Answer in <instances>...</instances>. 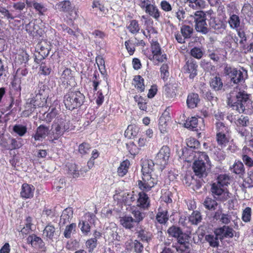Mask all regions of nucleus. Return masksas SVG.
Returning <instances> with one entry per match:
<instances>
[{
  "label": "nucleus",
  "instance_id": "nucleus-4",
  "mask_svg": "<svg viewBox=\"0 0 253 253\" xmlns=\"http://www.w3.org/2000/svg\"><path fill=\"white\" fill-rule=\"evenodd\" d=\"M71 127L70 121L63 118H57L52 126L51 133L53 138L58 139L64 133L68 131Z\"/></svg>",
  "mask_w": 253,
  "mask_h": 253
},
{
  "label": "nucleus",
  "instance_id": "nucleus-63",
  "mask_svg": "<svg viewBox=\"0 0 253 253\" xmlns=\"http://www.w3.org/2000/svg\"><path fill=\"white\" fill-rule=\"evenodd\" d=\"M179 246H174V248L175 249L176 253H184L188 249V240L187 242L184 243H179Z\"/></svg>",
  "mask_w": 253,
  "mask_h": 253
},
{
  "label": "nucleus",
  "instance_id": "nucleus-11",
  "mask_svg": "<svg viewBox=\"0 0 253 253\" xmlns=\"http://www.w3.org/2000/svg\"><path fill=\"white\" fill-rule=\"evenodd\" d=\"M46 103L45 96H44L41 103H39V101L35 98H32L27 102L25 105V110L24 114L27 116H30L34 113L37 107H42Z\"/></svg>",
  "mask_w": 253,
  "mask_h": 253
},
{
  "label": "nucleus",
  "instance_id": "nucleus-39",
  "mask_svg": "<svg viewBox=\"0 0 253 253\" xmlns=\"http://www.w3.org/2000/svg\"><path fill=\"white\" fill-rule=\"evenodd\" d=\"M164 93L167 97L171 98L176 96L175 87L171 84H167L163 88Z\"/></svg>",
  "mask_w": 253,
  "mask_h": 253
},
{
  "label": "nucleus",
  "instance_id": "nucleus-46",
  "mask_svg": "<svg viewBox=\"0 0 253 253\" xmlns=\"http://www.w3.org/2000/svg\"><path fill=\"white\" fill-rule=\"evenodd\" d=\"M216 140L219 146L224 147L229 142L228 134H216Z\"/></svg>",
  "mask_w": 253,
  "mask_h": 253
},
{
  "label": "nucleus",
  "instance_id": "nucleus-24",
  "mask_svg": "<svg viewBox=\"0 0 253 253\" xmlns=\"http://www.w3.org/2000/svg\"><path fill=\"white\" fill-rule=\"evenodd\" d=\"M120 222L126 229L131 230L134 227L135 221L131 216H125L121 217Z\"/></svg>",
  "mask_w": 253,
  "mask_h": 253
},
{
  "label": "nucleus",
  "instance_id": "nucleus-57",
  "mask_svg": "<svg viewBox=\"0 0 253 253\" xmlns=\"http://www.w3.org/2000/svg\"><path fill=\"white\" fill-rule=\"evenodd\" d=\"M0 13H1V18H6L8 20H12L16 17H18V15H13V13H10L8 10L5 8L0 6Z\"/></svg>",
  "mask_w": 253,
  "mask_h": 253
},
{
  "label": "nucleus",
  "instance_id": "nucleus-45",
  "mask_svg": "<svg viewBox=\"0 0 253 253\" xmlns=\"http://www.w3.org/2000/svg\"><path fill=\"white\" fill-rule=\"evenodd\" d=\"M229 176L226 174H223L219 175L216 178V181L214 183L225 187V186L229 184Z\"/></svg>",
  "mask_w": 253,
  "mask_h": 253
},
{
  "label": "nucleus",
  "instance_id": "nucleus-51",
  "mask_svg": "<svg viewBox=\"0 0 253 253\" xmlns=\"http://www.w3.org/2000/svg\"><path fill=\"white\" fill-rule=\"evenodd\" d=\"M181 33L185 39H189L193 33V29L188 25H183L181 27Z\"/></svg>",
  "mask_w": 253,
  "mask_h": 253
},
{
  "label": "nucleus",
  "instance_id": "nucleus-13",
  "mask_svg": "<svg viewBox=\"0 0 253 253\" xmlns=\"http://www.w3.org/2000/svg\"><path fill=\"white\" fill-rule=\"evenodd\" d=\"M209 24L211 29L216 34H223L226 27L224 22L216 18L211 19Z\"/></svg>",
  "mask_w": 253,
  "mask_h": 253
},
{
  "label": "nucleus",
  "instance_id": "nucleus-16",
  "mask_svg": "<svg viewBox=\"0 0 253 253\" xmlns=\"http://www.w3.org/2000/svg\"><path fill=\"white\" fill-rule=\"evenodd\" d=\"M49 127L41 125L37 128L36 133L33 136L35 141H42L49 133Z\"/></svg>",
  "mask_w": 253,
  "mask_h": 253
},
{
  "label": "nucleus",
  "instance_id": "nucleus-10",
  "mask_svg": "<svg viewBox=\"0 0 253 253\" xmlns=\"http://www.w3.org/2000/svg\"><path fill=\"white\" fill-rule=\"evenodd\" d=\"M168 233L171 237L177 239L178 243L187 242L188 236L184 233L179 227L172 226L169 228Z\"/></svg>",
  "mask_w": 253,
  "mask_h": 253
},
{
  "label": "nucleus",
  "instance_id": "nucleus-36",
  "mask_svg": "<svg viewBox=\"0 0 253 253\" xmlns=\"http://www.w3.org/2000/svg\"><path fill=\"white\" fill-rule=\"evenodd\" d=\"M233 172L239 175V176L241 177L245 173V168L243 164L238 161L235 162L233 165Z\"/></svg>",
  "mask_w": 253,
  "mask_h": 253
},
{
  "label": "nucleus",
  "instance_id": "nucleus-1",
  "mask_svg": "<svg viewBox=\"0 0 253 253\" xmlns=\"http://www.w3.org/2000/svg\"><path fill=\"white\" fill-rule=\"evenodd\" d=\"M228 104L239 113L251 115L253 113V101L245 91L234 88L227 95Z\"/></svg>",
  "mask_w": 253,
  "mask_h": 253
},
{
  "label": "nucleus",
  "instance_id": "nucleus-2",
  "mask_svg": "<svg viewBox=\"0 0 253 253\" xmlns=\"http://www.w3.org/2000/svg\"><path fill=\"white\" fill-rule=\"evenodd\" d=\"M209 156L205 152L199 153L198 159L193 164L195 174L200 178H205L208 175V166H210Z\"/></svg>",
  "mask_w": 253,
  "mask_h": 253
},
{
  "label": "nucleus",
  "instance_id": "nucleus-20",
  "mask_svg": "<svg viewBox=\"0 0 253 253\" xmlns=\"http://www.w3.org/2000/svg\"><path fill=\"white\" fill-rule=\"evenodd\" d=\"M43 235L47 239L53 241L54 239H57L58 235L55 232L54 226L50 224L45 226L43 231Z\"/></svg>",
  "mask_w": 253,
  "mask_h": 253
},
{
  "label": "nucleus",
  "instance_id": "nucleus-18",
  "mask_svg": "<svg viewBox=\"0 0 253 253\" xmlns=\"http://www.w3.org/2000/svg\"><path fill=\"white\" fill-rule=\"evenodd\" d=\"M216 231L220 236L219 238L221 240L223 238H232L234 236V233L235 232L232 228L226 225H224L223 227L218 228Z\"/></svg>",
  "mask_w": 253,
  "mask_h": 253
},
{
  "label": "nucleus",
  "instance_id": "nucleus-40",
  "mask_svg": "<svg viewBox=\"0 0 253 253\" xmlns=\"http://www.w3.org/2000/svg\"><path fill=\"white\" fill-rule=\"evenodd\" d=\"M73 7L69 0H64L57 4V8L63 12H69L72 10Z\"/></svg>",
  "mask_w": 253,
  "mask_h": 253
},
{
  "label": "nucleus",
  "instance_id": "nucleus-62",
  "mask_svg": "<svg viewBox=\"0 0 253 253\" xmlns=\"http://www.w3.org/2000/svg\"><path fill=\"white\" fill-rule=\"evenodd\" d=\"M125 45L129 55H132L135 51V43L129 40L125 42Z\"/></svg>",
  "mask_w": 253,
  "mask_h": 253
},
{
  "label": "nucleus",
  "instance_id": "nucleus-64",
  "mask_svg": "<svg viewBox=\"0 0 253 253\" xmlns=\"http://www.w3.org/2000/svg\"><path fill=\"white\" fill-rule=\"evenodd\" d=\"M91 147L88 143L84 142L81 144L79 146V152L82 155H85L89 151Z\"/></svg>",
  "mask_w": 253,
  "mask_h": 253
},
{
  "label": "nucleus",
  "instance_id": "nucleus-15",
  "mask_svg": "<svg viewBox=\"0 0 253 253\" xmlns=\"http://www.w3.org/2000/svg\"><path fill=\"white\" fill-rule=\"evenodd\" d=\"M35 190V188L32 185L24 183L21 187V197L24 199L32 198L34 196Z\"/></svg>",
  "mask_w": 253,
  "mask_h": 253
},
{
  "label": "nucleus",
  "instance_id": "nucleus-55",
  "mask_svg": "<svg viewBox=\"0 0 253 253\" xmlns=\"http://www.w3.org/2000/svg\"><path fill=\"white\" fill-rule=\"evenodd\" d=\"M7 146L4 145L5 148L8 150H13L19 148L21 145V143L18 142L16 139L13 138H9L8 140Z\"/></svg>",
  "mask_w": 253,
  "mask_h": 253
},
{
  "label": "nucleus",
  "instance_id": "nucleus-52",
  "mask_svg": "<svg viewBox=\"0 0 253 253\" xmlns=\"http://www.w3.org/2000/svg\"><path fill=\"white\" fill-rule=\"evenodd\" d=\"M189 220L192 224L197 225L202 220L200 212L198 211H194L189 216Z\"/></svg>",
  "mask_w": 253,
  "mask_h": 253
},
{
  "label": "nucleus",
  "instance_id": "nucleus-23",
  "mask_svg": "<svg viewBox=\"0 0 253 253\" xmlns=\"http://www.w3.org/2000/svg\"><path fill=\"white\" fill-rule=\"evenodd\" d=\"M199 95L196 93H191L188 94L186 100L187 106L190 108H194L197 107L200 101Z\"/></svg>",
  "mask_w": 253,
  "mask_h": 253
},
{
  "label": "nucleus",
  "instance_id": "nucleus-33",
  "mask_svg": "<svg viewBox=\"0 0 253 253\" xmlns=\"http://www.w3.org/2000/svg\"><path fill=\"white\" fill-rule=\"evenodd\" d=\"M210 86L215 91L221 90L223 87V83L220 78L216 76L212 78L210 82Z\"/></svg>",
  "mask_w": 253,
  "mask_h": 253
},
{
  "label": "nucleus",
  "instance_id": "nucleus-42",
  "mask_svg": "<svg viewBox=\"0 0 253 253\" xmlns=\"http://www.w3.org/2000/svg\"><path fill=\"white\" fill-rule=\"evenodd\" d=\"M76 223H71L67 225L63 232L64 237L67 239L71 238L72 235L76 233Z\"/></svg>",
  "mask_w": 253,
  "mask_h": 253
},
{
  "label": "nucleus",
  "instance_id": "nucleus-26",
  "mask_svg": "<svg viewBox=\"0 0 253 253\" xmlns=\"http://www.w3.org/2000/svg\"><path fill=\"white\" fill-rule=\"evenodd\" d=\"M228 119L231 121V122L233 121V120H234V123L237 126V127H244L246 126L249 123V119L247 116H244L243 115H241L240 117H238L237 119L232 118V116H228L227 117Z\"/></svg>",
  "mask_w": 253,
  "mask_h": 253
},
{
  "label": "nucleus",
  "instance_id": "nucleus-43",
  "mask_svg": "<svg viewBox=\"0 0 253 253\" xmlns=\"http://www.w3.org/2000/svg\"><path fill=\"white\" fill-rule=\"evenodd\" d=\"M228 23L232 29L238 30L240 26V19L236 14H232L230 16Z\"/></svg>",
  "mask_w": 253,
  "mask_h": 253
},
{
  "label": "nucleus",
  "instance_id": "nucleus-17",
  "mask_svg": "<svg viewBox=\"0 0 253 253\" xmlns=\"http://www.w3.org/2000/svg\"><path fill=\"white\" fill-rule=\"evenodd\" d=\"M27 241L33 247L38 248L40 249H43L45 248V244L43 240L34 234L30 235L27 238Z\"/></svg>",
  "mask_w": 253,
  "mask_h": 253
},
{
  "label": "nucleus",
  "instance_id": "nucleus-3",
  "mask_svg": "<svg viewBox=\"0 0 253 253\" xmlns=\"http://www.w3.org/2000/svg\"><path fill=\"white\" fill-rule=\"evenodd\" d=\"M84 99V95L80 91H71L64 96V103L67 109L73 110L81 106Z\"/></svg>",
  "mask_w": 253,
  "mask_h": 253
},
{
  "label": "nucleus",
  "instance_id": "nucleus-38",
  "mask_svg": "<svg viewBox=\"0 0 253 253\" xmlns=\"http://www.w3.org/2000/svg\"><path fill=\"white\" fill-rule=\"evenodd\" d=\"M189 3V6L193 9H202L205 7L206 3L204 0H185Z\"/></svg>",
  "mask_w": 253,
  "mask_h": 253
},
{
  "label": "nucleus",
  "instance_id": "nucleus-29",
  "mask_svg": "<svg viewBox=\"0 0 253 253\" xmlns=\"http://www.w3.org/2000/svg\"><path fill=\"white\" fill-rule=\"evenodd\" d=\"M29 55L26 51L22 50L15 55V63H27L29 60Z\"/></svg>",
  "mask_w": 253,
  "mask_h": 253
},
{
  "label": "nucleus",
  "instance_id": "nucleus-56",
  "mask_svg": "<svg viewBox=\"0 0 253 253\" xmlns=\"http://www.w3.org/2000/svg\"><path fill=\"white\" fill-rule=\"evenodd\" d=\"M237 31V34H238V37L240 39V47L243 49L245 48V44L247 42V37L245 34V32L241 30V29H238Z\"/></svg>",
  "mask_w": 253,
  "mask_h": 253
},
{
  "label": "nucleus",
  "instance_id": "nucleus-6",
  "mask_svg": "<svg viewBox=\"0 0 253 253\" xmlns=\"http://www.w3.org/2000/svg\"><path fill=\"white\" fill-rule=\"evenodd\" d=\"M224 73L229 76L231 82L236 84L244 80L247 76V72L245 70L242 71L227 66L224 68Z\"/></svg>",
  "mask_w": 253,
  "mask_h": 253
},
{
  "label": "nucleus",
  "instance_id": "nucleus-32",
  "mask_svg": "<svg viewBox=\"0 0 253 253\" xmlns=\"http://www.w3.org/2000/svg\"><path fill=\"white\" fill-rule=\"evenodd\" d=\"M197 64H185L183 69L184 72L190 74V79H193L197 75Z\"/></svg>",
  "mask_w": 253,
  "mask_h": 253
},
{
  "label": "nucleus",
  "instance_id": "nucleus-8",
  "mask_svg": "<svg viewBox=\"0 0 253 253\" xmlns=\"http://www.w3.org/2000/svg\"><path fill=\"white\" fill-rule=\"evenodd\" d=\"M157 178L153 177L152 174L143 175L142 180L138 181L139 188L143 191H150L157 183Z\"/></svg>",
  "mask_w": 253,
  "mask_h": 253
},
{
  "label": "nucleus",
  "instance_id": "nucleus-34",
  "mask_svg": "<svg viewBox=\"0 0 253 253\" xmlns=\"http://www.w3.org/2000/svg\"><path fill=\"white\" fill-rule=\"evenodd\" d=\"M126 28L129 32L133 35L138 33L140 29L138 22L136 20H130Z\"/></svg>",
  "mask_w": 253,
  "mask_h": 253
},
{
  "label": "nucleus",
  "instance_id": "nucleus-60",
  "mask_svg": "<svg viewBox=\"0 0 253 253\" xmlns=\"http://www.w3.org/2000/svg\"><path fill=\"white\" fill-rule=\"evenodd\" d=\"M252 209L250 207H246L243 211L242 219L245 222H249L251 219Z\"/></svg>",
  "mask_w": 253,
  "mask_h": 253
},
{
  "label": "nucleus",
  "instance_id": "nucleus-25",
  "mask_svg": "<svg viewBox=\"0 0 253 253\" xmlns=\"http://www.w3.org/2000/svg\"><path fill=\"white\" fill-rule=\"evenodd\" d=\"M144 80L140 75L135 76L132 82V84L133 85L138 92H143L145 89L144 84Z\"/></svg>",
  "mask_w": 253,
  "mask_h": 253
},
{
  "label": "nucleus",
  "instance_id": "nucleus-58",
  "mask_svg": "<svg viewBox=\"0 0 253 253\" xmlns=\"http://www.w3.org/2000/svg\"><path fill=\"white\" fill-rule=\"evenodd\" d=\"M79 227L84 235H87L90 232V226L86 220L80 221L79 223Z\"/></svg>",
  "mask_w": 253,
  "mask_h": 253
},
{
  "label": "nucleus",
  "instance_id": "nucleus-9",
  "mask_svg": "<svg viewBox=\"0 0 253 253\" xmlns=\"http://www.w3.org/2000/svg\"><path fill=\"white\" fill-rule=\"evenodd\" d=\"M50 45L46 41H42L39 42L36 46L38 55H35V61L37 63H39V61L44 59L49 54L51 49Z\"/></svg>",
  "mask_w": 253,
  "mask_h": 253
},
{
  "label": "nucleus",
  "instance_id": "nucleus-5",
  "mask_svg": "<svg viewBox=\"0 0 253 253\" xmlns=\"http://www.w3.org/2000/svg\"><path fill=\"white\" fill-rule=\"evenodd\" d=\"M170 150L167 146H163L157 154L155 158V164L159 166V169L162 171L167 165L170 157Z\"/></svg>",
  "mask_w": 253,
  "mask_h": 253
},
{
  "label": "nucleus",
  "instance_id": "nucleus-35",
  "mask_svg": "<svg viewBox=\"0 0 253 253\" xmlns=\"http://www.w3.org/2000/svg\"><path fill=\"white\" fill-rule=\"evenodd\" d=\"M218 234L216 231L215 235H207L205 237L206 240L209 243L210 245L212 247H217L219 246V241Z\"/></svg>",
  "mask_w": 253,
  "mask_h": 253
},
{
  "label": "nucleus",
  "instance_id": "nucleus-53",
  "mask_svg": "<svg viewBox=\"0 0 253 253\" xmlns=\"http://www.w3.org/2000/svg\"><path fill=\"white\" fill-rule=\"evenodd\" d=\"M129 244L135 253H141L143 252L144 247L142 244L138 241L135 240L133 241H131Z\"/></svg>",
  "mask_w": 253,
  "mask_h": 253
},
{
  "label": "nucleus",
  "instance_id": "nucleus-61",
  "mask_svg": "<svg viewBox=\"0 0 253 253\" xmlns=\"http://www.w3.org/2000/svg\"><path fill=\"white\" fill-rule=\"evenodd\" d=\"M244 182L245 187H253V171H250L248 172V177L244 179Z\"/></svg>",
  "mask_w": 253,
  "mask_h": 253
},
{
  "label": "nucleus",
  "instance_id": "nucleus-59",
  "mask_svg": "<svg viewBox=\"0 0 253 253\" xmlns=\"http://www.w3.org/2000/svg\"><path fill=\"white\" fill-rule=\"evenodd\" d=\"M194 19L195 24L199 21H203L205 20H207L206 18L205 17V12L202 10L197 11L194 12V15H192Z\"/></svg>",
  "mask_w": 253,
  "mask_h": 253
},
{
  "label": "nucleus",
  "instance_id": "nucleus-47",
  "mask_svg": "<svg viewBox=\"0 0 253 253\" xmlns=\"http://www.w3.org/2000/svg\"><path fill=\"white\" fill-rule=\"evenodd\" d=\"M215 129L216 134H228L229 130L228 126H226L224 124L221 122L216 123Z\"/></svg>",
  "mask_w": 253,
  "mask_h": 253
},
{
  "label": "nucleus",
  "instance_id": "nucleus-50",
  "mask_svg": "<svg viewBox=\"0 0 253 253\" xmlns=\"http://www.w3.org/2000/svg\"><path fill=\"white\" fill-rule=\"evenodd\" d=\"M13 131L19 136H23L27 132V127L22 125H15L13 127Z\"/></svg>",
  "mask_w": 253,
  "mask_h": 253
},
{
  "label": "nucleus",
  "instance_id": "nucleus-31",
  "mask_svg": "<svg viewBox=\"0 0 253 253\" xmlns=\"http://www.w3.org/2000/svg\"><path fill=\"white\" fill-rule=\"evenodd\" d=\"M234 219H232L231 216L228 214L222 213L220 218V221L225 224H228L232 220L235 223H237L238 220L240 219L238 218L237 213L232 212Z\"/></svg>",
  "mask_w": 253,
  "mask_h": 253
},
{
  "label": "nucleus",
  "instance_id": "nucleus-48",
  "mask_svg": "<svg viewBox=\"0 0 253 253\" xmlns=\"http://www.w3.org/2000/svg\"><path fill=\"white\" fill-rule=\"evenodd\" d=\"M92 7L94 9L93 11H95L96 14H98L99 16H102L106 13V9L104 5L98 1H94Z\"/></svg>",
  "mask_w": 253,
  "mask_h": 253
},
{
  "label": "nucleus",
  "instance_id": "nucleus-7",
  "mask_svg": "<svg viewBox=\"0 0 253 253\" xmlns=\"http://www.w3.org/2000/svg\"><path fill=\"white\" fill-rule=\"evenodd\" d=\"M211 191L214 198L217 200L224 202L230 197L229 192L225 187L214 182L211 184Z\"/></svg>",
  "mask_w": 253,
  "mask_h": 253
},
{
  "label": "nucleus",
  "instance_id": "nucleus-49",
  "mask_svg": "<svg viewBox=\"0 0 253 253\" xmlns=\"http://www.w3.org/2000/svg\"><path fill=\"white\" fill-rule=\"evenodd\" d=\"M198 119L195 117H192L186 120V122L184 123L185 127L194 129L196 128L198 125Z\"/></svg>",
  "mask_w": 253,
  "mask_h": 253
},
{
  "label": "nucleus",
  "instance_id": "nucleus-14",
  "mask_svg": "<svg viewBox=\"0 0 253 253\" xmlns=\"http://www.w3.org/2000/svg\"><path fill=\"white\" fill-rule=\"evenodd\" d=\"M26 31L33 37L42 36V29L34 22H30L25 26Z\"/></svg>",
  "mask_w": 253,
  "mask_h": 253
},
{
  "label": "nucleus",
  "instance_id": "nucleus-30",
  "mask_svg": "<svg viewBox=\"0 0 253 253\" xmlns=\"http://www.w3.org/2000/svg\"><path fill=\"white\" fill-rule=\"evenodd\" d=\"M156 218L159 223H166L169 220V215H168L167 211L159 209L158 210V212L156 215Z\"/></svg>",
  "mask_w": 253,
  "mask_h": 253
},
{
  "label": "nucleus",
  "instance_id": "nucleus-41",
  "mask_svg": "<svg viewBox=\"0 0 253 253\" xmlns=\"http://www.w3.org/2000/svg\"><path fill=\"white\" fill-rule=\"evenodd\" d=\"M203 204L206 209L211 211L215 210L218 205L216 200L210 197H206Z\"/></svg>",
  "mask_w": 253,
  "mask_h": 253
},
{
  "label": "nucleus",
  "instance_id": "nucleus-12",
  "mask_svg": "<svg viewBox=\"0 0 253 253\" xmlns=\"http://www.w3.org/2000/svg\"><path fill=\"white\" fill-rule=\"evenodd\" d=\"M187 148L182 149L183 156L187 157L190 156L191 153L193 152L196 153L200 146L198 140L193 137H189L186 140Z\"/></svg>",
  "mask_w": 253,
  "mask_h": 253
},
{
  "label": "nucleus",
  "instance_id": "nucleus-37",
  "mask_svg": "<svg viewBox=\"0 0 253 253\" xmlns=\"http://www.w3.org/2000/svg\"><path fill=\"white\" fill-rule=\"evenodd\" d=\"M68 173L73 177H78L80 175V168L75 164L70 163L67 165Z\"/></svg>",
  "mask_w": 253,
  "mask_h": 253
},
{
  "label": "nucleus",
  "instance_id": "nucleus-54",
  "mask_svg": "<svg viewBox=\"0 0 253 253\" xmlns=\"http://www.w3.org/2000/svg\"><path fill=\"white\" fill-rule=\"evenodd\" d=\"M138 132V128L133 125H129L128 126L127 129L125 132L126 137L130 138L131 137H134L137 135Z\"/></svg>",
  "mask_w": 253,
  "mask_h": 253
},
{
  "label": "nucleus",
  "instance_id": "nucleus-28",
  "mask_svg": "<svg viewBox=\"0 0 253 253\" xmlns=\"http://www.w3.org/2000/svg\"><path fill=\"white\" fill-rule=\"evenodd\" d=\"M130 166V162L126 160L122 162L118 168L117 173L119 176L123 177L125 176L128 172V169Z\"/></svg>",
  "mask_w": 253,
  "mask_h": 253
},
{
  "label": "nucleus",
  "instance_id": "nucleus-22",
  "mask_svg": "<svg viewBox=\"0 0 253 253\" xmlns=\"http://www.w3.org/2000/svg\"><path fill=\"white\" fill-rule=\"evenodd\" d=\"M73 210L72 208L68 207L65 209L61 215L60 223L64 225L70 222L73 217Z\"/></svg>",
  "mask_w": 253,
  "mask_h": 253
},
{
  "label": "nucleus",
  "instance_id": "nucleus-27",
  "mask_svg": "<svg viewBox=\"0 0 253 253\" xmlns=\"http://www.w3.org/2000/svg\"><path fill=\"white\" fill-rule=\"evenodd\" d=\"M145 12L156 20H158L160 17V12L155 4H151Z\"/></svg>",
  "mask_w": 253,
  "mask_h": 253
},
{
  "label": "nucleus",
  "instance_id": "nucleus-21",
  "mask_svg": "<svg viewBox=\"0 0 253 253\" xmlns=\"http://www.w3.org/2000/svg\"><path fill=\"white\" fill-rule=\"evenodd\" d=\"M155 163L151 160H144L141 164V171L142 175L152 174L151 173L154 170Z\"/></svg>",
  "mask_w": 253,
  "mask_h": 253
},
{
  "label": "nucleus",
  "instance_id": "nucleus-44",
  "mask_svg": "<svg viewBox=\"0 0 253 253\" xmlns=\"http://www.w3.org/2000/svg\"><path fill=\"white\" fill-rule=\"evenodd\" d=\"M195 29L198 32H200L203 34H206L209 32L208 26L207 24L206 20L203 21H199L195 24Z\"/></svg>",
  "mask_w": 253,
  "mask_h": 253
},
{
  "label": "nucleus",
  "instance_id": "nucleus-19",
  "mask_svg": "<svg viewBox=\"0 0 253 253\" xmlns=\"http://www.w3.org/2000/svg\"><path fill=\"white\" fill-rule=\"evenodd\" d=\"M137 206L144 209H148L150 206V199L147 194L142 191L138 194Z\"/></svg>",
  "mask_w": 253,
  "mask_h": 253
}]
</instances>
